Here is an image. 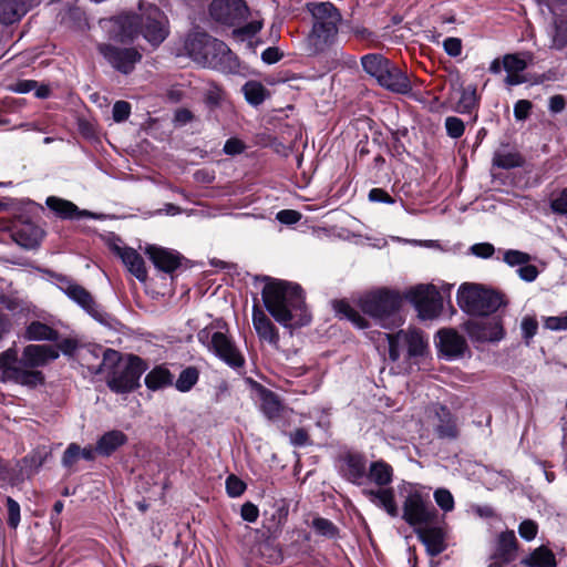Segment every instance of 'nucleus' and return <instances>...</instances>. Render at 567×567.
Here are the masks:
<instances>
[{
	"label": "nucleus",
	"instance_id": "obj_50",
	"mask_svg": "<svg viewBox=\"0 0 567 567\" xmlns=\"http://www.w3.org/2000/svg\"><path fill=\"white\" fill-rule=\"evenodd\" d=\"M6 502L8 508V525L11 528H17L20 523V505L10 496L7 497Z\"/></svg>",
	"mask_w": 567,
	"mask_h": 567
},
{
	"label": "nucleus",
	"instance_id": "obj_9",
	"mask_svg": "<svg viewBox=\"0 0 567 567\" xmlns=\"http://www.w3.org/2000/svg\"><path fill=\"white\" fill-rule=\"evenodd\" d=\"M225 324L217 321L205 327L197 333V339L209 352L233 369H240L245 365V358L237 348L235 341L221 328Z\"/></svg>",
	"mask_w": 567,
	"mask_h": 567
},
{
	"label": "nucleus",
	"instance_id": "obj_12",
	"mask_svg": "<svg viewBox=\"0 0 567 567\" xmlns=\"http://www.w3.org/2000/svg\"><path fill=\"white\" fill-rule=\"evenodd\" d=\"M457 303L467 313L488 316L505 303L503 295L477 284H463L457 291Z\"/></svg>",
	"mask_w": 567,
	"mask_h": 567
},
{
	"label": "nucleus",
	"instance_id": "obj_3",
	"mask_svg": "<svg viewBox=\"0 0 567 567\" xmlns=\"http://www.w3.org/2000/svg\"><path fill=\"white\" fill-rule=\"evenodd\" d=\"M261 296L267 311L285 328H299L310 322L311 316L299 285L271 280L265 285Z\"/></svg>",
	"mask_w": 567,
	"mask_h": 567
},
{
	"label": "nucleus",
	"instance_id": "obj_26",
	"mask_svg": "<svg viewBox=\"0 0 567 567\" xmlns=\"http://www.w3.org/2000/svg\"><path fill=\"white\" fill-rule=\"evenodd\" d=\"M437 423L434 425L440 439L454 440L458 435L457 423L450 410L443 405L435 408Z\"/></svg>",
	"mask_w": 567,
	"mask_h": 567
},
{
	"label": "nucleus",
	"instance_id": "obj_37",
	"mask_svg": "<svg viewBox=\"0 0 567 567\" xmlns=\"http://www.w3.org/2000/svg\"><path fill=\"white\" fill-rule=\"evenodd\" d=\"M243 93L245 95L246 101L251 105L261 104L267 95L266 87L257 81H248L243 86Z\"/></svg>",
	"mask_w": 567,
	"mask_h": 567
},
{
	"label": "nucleus",
	"instance_id": "obj_63",
	"mask_svg": "<svg viewBox=\"0 0 567 567\" xmlns=\"http://www.w3.org/2000/svg\"><path fill=\"white\" fill-rule=\"evenodd\" d=\"M291 444L295 446H306L309 444V436L305 429H297L290 434Z\"/></svg>",
	"mask_w": 567,
	"mask_h": 567
},
{
	"label": "nucleus",
	"instance_id": "obj_64",
	"mask_svg": "<svg viewBox=\"0 0 567 567\" xmlns=\"http://www.w3.org/2000/svg\"><path fill=\"white\" fill-rule=\"evenodd\" d=\"M245 148V145L241 141L237 138H229L226 141L224 145V152L227 155H237L240 154Z\"/></svg>",
	"mask_w": 567,
	"mask_h": 567
},
{
	"label": "nucleus",
	"instance_id": "obj_58",
	"mask_svg": "<svg viewBox=\"0 0 567 567\" xmlns=\"http://www.w3.org/2000/svg\"><path fill=\"white\" fill-rule=\"evenodd\" d=\"M240 516L248 523H255L259 516V509L255 504L246 502L241 506Z\"/></svg>",
	"mask_w": 567,
	"mask_h": 567
},
{
	"label": "nucleus",
	"instance_id": "obj_15",
	"mask_svg": "<svg viewBox=\"0 0 567 567\" xmlns=\"http://www.w3.org/2000/svg\"><path fill=\"white\" fill-rule=\"evenodd\" d=\"M464 329L474 341L497 342L504 338V328L499 317L477 316L464 323Z\"/></svg>",
	"mask_w": 567,
	"mask_h": 567
},
{
	"label": "nucleus",
	"instance_id": "obj_28",
	"mask_svg": "<svg viewBox=\"0 0 567 567\" xmlns=\"http://www.w3.org/2000/svg\"><path fill=\"white\" fill-rule=\"evenodd\" d=\"M517 551V539L514 530H506L501 533L497 539L495 555L504 563H509L515 559Z\"/></svg>",
	"mask_w": 567,
	"mask_h": 567
},
{
	"label": "nucleus",
	"instance_id": "obj_36",
	"mask_svg": "<svg viewBox=\"0 0 567 567\" xmlns=\"http://www.w3.org/2000/svg\"><path fill=\"white\" fill-rule=\"evenodd\" d=\"M281 408V403L275 393L268 390L261 392L260 409L268 419L272 420L278 417L280 415Z\"/></svg>",
	"mask_w": 567,
	"mask_h": 567
},
{
	"label": "nucleus",
	"instance_id": "obj_30",
	"mask_svg": "<svg viewBox=\"0 0 567 567\" xmlns=\"http://www.w3.org/2000/svg\"><path fill=\"white\" fill-rule=\"evenodd\" d=\"M121 260L127 270L140 281L147 279V270L143 257L133 248L122 251Z\"/></svg>",
	"mask_w": 567,
	"mask_h": 567
},
{
	"label": "nucleus",
	"instance_id": "obj_43",
	"mask_svg": "<svg viewBox=\"0 0 567 567\" xmlns=\"http://www.w3.org/2000/svg\"><path fill=\"white\" fill-rule=\"evenodd\" d=\"M503 68L506 72H523L527 68V61L520 54H505Z\"/></svg>",
	"mask_w": 567,
	"mask_h": 567
},
{
	"label": "nucleus",
	"instance_id": "obj_32",
	"mask_svg": "<svg viewBox=\"0 0 567 567\" xmlns=\"http://www.w3.org/2000/svg\"><path fill=\"white\" fill-rule=\"evenodd\" d=\"M522 564L528 567H556V558L550 549L540 546L525 557Z\"/></svg>",
	"mask_w": 567,
	"mask_h": 567
},
{
	"label": "nucleus",
	"instance_id": "obj_44",
	"mask_svg": "<svg viewBox=\"0 0 567 567\" xmlns=\"http://www.w3.org/2000/svg\"><path fill=\"white\" fill-rule=\"evenodd\" d=\"M288 516V505L286 502H278L272 514V523L269 527L270 532L276 533L284 525Z\"/></svg>",
	"mask_w": 567,
	"mask_h": 567
},
{
	"label": "nucleus",
	"instance_id": "obj_2",
	"mask_svg": "<svg viewBox=\"0 0 567 567\" xmlns=\"http://www.w3.org/2000/svg\"><path fill=\"white\" fill-rule=\"evenodd\" d=\"M58 357L59 351L52 346L29 344L20 357L18 350L11 347L0 353V381L37 386L44 380L42 372L37 369Z\"/></svg>",
	"mask_w": 567,
	"mask_h": 567
},
{
	"label": "nucleus",
	"instance_id": "obj_57",
	"mask_svg": "<svg viewBox=\"0 0 567 567\" xmlns=\"http://www.w3.org/2000/svg\"><path fill=\"white\" fill-rule=\"evenodd\" d=\"M532 102L528 100H518L514 105V116L517 121H524L528 117L532 110Z\"/></svg>",
	"mask_w": 567,
	"mask_h": 567
},
{
	"label": "nucleus",
	"instance_id": "obj_18",
	"mask_svg": "<svg viewBox=\"0 0 567 567\" xmlns=\"http://www.w3.org/2000/svg\"><path fill=\"white\" fill-rule=\"evenodd\" d=\"M368 461L361 454L348 453L342 458L341 472L352 484H365L368 482Z\"/></svg>",
	"mask_w": 567,
	"mask_h": 567
},
{
	"label": "nucleus",
	"instance_id": "obj_4",
	"mask_svg": "<svg viewBox=\"0 0 567 567\" xmlns=\"http://www.w3.org/2000/svg\"><path fill=\"white\" fill-rule=\"evenodd\" d=\"M140 14L126 13L116 20L114 38L123 43L132 42L140 33L153 47L159 45L168 35L167 19L154 4L140 2Z\"/></svg>",
	"mask_w": 567,
	"mask_h": 567
},
{
	"label": "nucleus",
	"instance_id": "obj_33",
	"mask_svg": "<svg viewBox=\"0 0 567 567\" xmlns=\"http://www.w3.org/2000/svg\"><path fill=\"white\" fill-rule=\"evenodd\" d=\"M173 383V374L164 367H156L145 377V384L151 390H158Z\"/></svg>",
	"mask_w": 567,
	"mask_h": 567
},
{
	"label": "nucleus",
	"instance_id": "obj_51",
	"mask_svg": "<svg viewBox=\"0 0 567 567\" xmlns=\"http://www.w3.org/2000/svg\"><path fill=\"white\" fill-rule=\"evenodd\" d=\"M523 338L526 340L528 344L529 340L536 334L538 329V322L534 317L527 316L524 317L520 323Z\"/></svg>",
	"mask_w": 567,
	"mask_h": 567
},
{
	"label": "nucleus",
	"instance_id": "obj_8",
	"mask_svg": "<svg viewBox=\"0 0 567 567\" xmlns=\"http://www.w3.org/2000/svg\"><path fill=\"white\" fill-rule=\"evenodd\" d=\"M307 8L313 21L308 38L309 44L316 52L323 51L337 38L341 13L331 2H312L308 3Z\"/></svg>",
	"mask_w": 567,
	"mask_h": 567
},
{
	"label": "nucleus",
	"instance_id": "obj_23",
	"mask_svg": "<svg viewBox=\"0 0 567 567\" xmlns=\"http://www.w3.org/2000/svg\"><path fill=\"white\" fill-rule=\"evenodd\" d=\"M379 85L399 94H406L412 90L411 82L395 64L391 62L390 68L379 79Z\"/></svg>",
	"mask_w": 567,
	"mask_h": 567
},
{
	"label": "nucleus",
	"instance_id": "obj_13",
	"mask_svg": "<svg viewBox=\"0 0 567 567\" xmlns=\"http://www.w3.org/2000/svg\"><path fill=\"white\" fill-rule=\"evenodd\" d=\"M404 296L415 307L419 317L423 320H432L442 311V296L434 285L411 287Z\"/></svg>",
	"mask_w": 567,
	"mask_h": 567
},
{
	"label": "nucleus",
	"instance_id": "obj_11",
	"mask_svg": "<svg viewBox=\"0 0 567 567\" xmlns=\"http://www.w3.org/2000/svg\"><path fill=\"white\" fill-rule=\"evenodd\" d=\"M401 491L405 494L402 518L410 526L422 527L432 524L436 519L437 511L427 492L410 483H404Z\"/></svg>",
	"mask_w": 567,
	"mask_h": 567
},
{
	"label": "nucleus",
	"instance_id": "obj_17",
	"mask_svg": "<svg viewBox=\"0 0 567 567\" xmlns=\"http://www.w3.org/2000/svg\"><path fill=\"white\" fill-rule=\"evenodd\" d=\"M100 53L118 72L131 73L135 64L141 61L142 54L134 48H118L113 44H100Z\"/></svg>",
	"mask_w": 567,
	"mask_h": 567
},
{
	"label": "nucleus",
	"instance_id": "obj_53",
	"mask_svg": "<svg viewBox=\"0 0 567 567\" xmlns=\"http://www.w3.org/2000/svg\"><path fill=\"white\" fill-rule=\"evenodd\" d=\"M131 114V104L126 101H117L113 105V120L117 123L124 122Z\"/></svg>",
	"mask_w": 567,
	"mask_h": 567
},
{
	"label": "nucleus",
	"instance_id": "obj_6",
	"mask_svg": "<svg viewBox=\"0 0 567 567\" xmlns=\"http://www.w3.org/2000/svg\"><path fill=\"white\" fill-rule=\"evenodd\" d=\"M402 301L398 291L381 288L365 293L360 299V308L377 324L385 329H394L403 323L400 313Z\"/></svg>",
	"mask_w": 567,
	"mask_h": 567
},
{
	"label": "nucleus",
	"instance_id": "obj_31",
	"mask_svg": "<svg viewBox=\"0 0 567 567\" xmlns=\"http://www.w3.org/2000/svg\"><path fill=\"white\" fill-rule=\"evenodd\" d=\"M363 70L379 82V79L390 68L391 61L379 53H369L361 58Z\"/></svg>",
	"mask_w": 567,
	"mask_h": 567
},
{
	"label": "nucleus",
	"instance_id": "obj_22",
	"mask_svg": "<svg viewBox=\"0 0 567 567\" xmlns=\"http://www.w3.org/2000/svg\"><path fill=\"white\" fill-rule=\"evenodd\" d=\"M145 254L158 270L165 272H172L181 265L179 254L168 248L148 245Z\"/></svg>",
	"mask_w": 567,
	"mask_h": 567
},
{
	"label": "nucleus",
	"instance_id": "obj_62",
	"mask_svg": "<svg viewBox=\"0 0 567 567\" xmlns=\"http://www.w3.org/2000/svg\"><path fill=\"white\" fill-rule=\"evenodd\" d=\"M369 199L375 203L393 204L394 199L382 188H372L369 192Z\"/></svg>",
	"mask_w": 567,
	"mask_h": 567
},
{
	"label": "nucleus",
	"instance_id": "obj_41",
	"mask_svg": "<svg viewBox=\"0 0 567 567\" xmlns=\"http://www.w3.org/2000/svg\"><path fill=\"white\" fill-rule=\"evenodd\" d=\"M567 47V18L555 20V30L551 38V48L563 50Z\"/></svg>",
	"mask_w": 567,
	"mask_h": 567
},
{
	"label": "nucleus",
	"instance_id": "obj_46",
	"mask_svg": "<svg viewBox=\"0 0 567 567\" xmlns=\"http://www.w3.org/2000/svg\"><path fill=\"white\" fill-rule=\"evenodd\" d=\"M434 499L437 506L444 512H451L454 508V497L446 488H437L434 492Z\"/></svg>",
	"mask_w": 567,
	"mask_h": 567
},
{
	"label": "nucleus",
	"instance_id": "obj_42",
	"mask_svg": "<svg viewBox=\"0 0 567 567\" xmlns=\"http://www.w3.org/2000/svg\"><path fill=\"white\" fill-rule=\"evenodd\" d=\"M530 260V255L520 250L507 249L503 252V261L509 267L523 266Z\"/></svg>",
	"mask_w": 567,
	"mask_h": 567
},
{
	"label": "nucleus",
	"instance_id": "obj_24",
	"mask_svg": "<svg viewBox=\"0 0 567 567\" xmlns=\"http://www.w3.org/2000/svg\"><path fill=\"white\" fill-rule=\"evenodd\" d=\"M42 229L32 223H21L14 226L12 239L25 249H33L39 246L42 238Z\"/></svg>",
	"mask_w": 567,
	"mask_h": 567
},
{
	"label": "nucleus",
	"instance_id": "obj_1",
	"mask_svg": "<svg viewBox=\"0 0 567 567\" xmlns=\"http://www.w3.org/2000/svg\"><path fill=\"white\" fill-rule=\"evenodd\" d=\"M81 359L94 374L114 369L109 377L107 385L116 393H127L137 388L146 369L141 358L131 355L125 362H121L117 351L101 346L87 347L83 350Z\"/></svg>",
	"mask_w": 567,
	"mask_h": 567
},
{
	"label": "nucleus",
	"instance_id": "obj_40",
	"mask_svg": "<svg viewBox=\"0 0 567 567\" xmlns=\"http://www.w3.org/2000/svg\"><path fill=\"white\" fill-rule=\"evenodd\" d=\"M334 309L339 315L350 320L355 327L364 329L368 326L367 320L361 316V313L351 307L348 302L339 301L337 305H334Z\"/></svg>",
	"mask_w": 567,
	"mask_h": 567
},
{
	"label": "nucleus",
	"instance_id": "obj_20",
	"mask_svg": "<svg viewBox=\"0 0 567 567\" xmlns=\"http://www.w3.org/2000/svg\"><path fill=\"white\" fill-rule=\"evenodd\" d=\"M47 206L62 219H96L97 215L85 209H80L74 203L56 197L49 196L45 202Z\"/></svg>",
	"mask_w": 567,
	"mask_h": 567
},
{
	"label": "nucleus",
	"instance_id": "obj_52",
	"mask_svg": "<svg viewBox=\"0 0 567 567\" xmlns=\"http://www.w3.org/2000/svg\"><path fill=\"white\" fill-rule=\"evenodd\" d=\"M246 489L245 483L235 475H230L226 480V491L230 497L240 496Z\"/></svg>",
	"mask_w": 567,
	"mask_h": 567
},
{
	"label": "nucleus",
	"instance_id": "obj_35",
	"mask_svg": "<svg viewBox=\"0 0 567 567\" xmlns=\"http://www.w3.org/2000/svg\"><path fill=\"white\" fill-rule=\"evenodd\" d=\"M458 100L456 102V111L458 113H470L477 105V93L474 85L460 87L457 90Z\"/></svg>",
	"mask_w": 567,
	"mask_h": 567
},
{
	"label": "nucleus",
	"instance_id": "obj_19",
	"mask_svg": "<svg viewBox=\"0 0 567 567\" xmlns=\"http://www.w3.org/2000/svg\"><path fill=\"white\" fill-rule=\"evenodd\" d=\"M436 346L447 359L463 355L466 350L465 339L453 329H441L436 334Z\"/></svg>",
	"mask_w": 567,
	"mask_h": 567
},
{
	"label": "nucleus",
	"instance_id": "obj_10",
	"mask_svg": "<svg viewBox=\"0 0 567 567\" xmlns=\"http://www.w3.org/2000/svg\"><path fill=\"white\" fill-rule=\"evenodd\" d=\"M393 468L386 462L379 460L369 464L368 482L379 486L377 489H364V495L369 501L384 509L391 517L399 516V507L394 499V492L392 488L385 487L392 482Z\"/></svg>",
	"mask_w": 567,
	"mask_h": 567
},
{
	"label": "nucleus",
	"instance_id": "obj_56",
	"mask_svg": "<svg viewBox=\"0 0 567 567\" xmlns=\"http://www.w3.org/2000/svg\"><path fill=\"white\" fill-rule=\"evenodd\" d=\"M470 251L475 257L488 259L494 255L495 247L489 243H477L470 247Z\"/></svg>",
	"mask_w": 567,
	"mask_h": 567
},
{
	"label": "nucleus",
	"instance_id": "obj_5",
	"mask_svg": "<svg viewBox=\"0 0 567 567\" xmlns=\"http://www.w3.org/2000/svg\"><path fill=\"white\" fill-rule=\"evenodd\" d=\"M185 50L197 64L224 74L245 75L246 66L223 41L204 32H193L185 41Z\"/></svg>",
	"mask_w": 567,
	"mask_h": 567
},
{
	"label": "nucleus",
	"instance_id": "obj_21",
	"mask_svg": "<svg viewBox=\"0 0 567 567\" xmlns=\"http://www.w3.org/2000/svg\"><path fill=\"white\" fill-rule=\"evenodd\" d=\"M252 324L260 341L275 349L279 348V332L270 318L259 308L252 309Z\"/></svg>",
	"mask_w": 567,
	"mask_h": 567
},
{
	"label": "nucleus",
	"instance_id": "obj_14",
	"mask_svg": "<svg viewBox=\"0 0 567 567\" xmlns=\"http://www.w3.org/2000/svg\"><path fill=\"white\" fill-rule=\"evenodd\" d=\"M55 280L56 287L92 318L103 324L109 323L110 316L94 301L92 295L85 288L62 275L56 276Z\"/></svg>",
	"mask_w": 567,
	"mask_h": 567
},
{
	"label": "nucleus",
	"instance_id": "obj_16",
	"mask_svg": "<svg viewBox=\"0 0 567 567\" xmlns=\"http://www.w3.org/2000/svg\"><path fill=\"white\" fill-rule=\"evenodd\" d=\"M209 14L219 23L236 25L247 19L248 7L245 0H213Z\"/></svg>",
	"mask_w": 567,
	"mask_h": 567
},
{
	"label": "nucleus",
	"instance_id": "obj_39",
	"mask_svg": "<svg viewBox=\"0 0 567 567\" xmlns=\"http://www.w3.org/2000/svg\"><path fill=\"white\" fill-rule=\"evenodd\" d=\"M523 162L522 156L515 152H497L493 157V165L503 169L519 167Z\"/></svg>",
	"mask_w": 567,
	"mask_h": 567
},
{
	"label": "nucleus",
	"instance_id": "obj_29",
	"mask_svg": "<svg viewBox=\"0 0 567 567\" xmlns=\"http://www.w3.org/2000/svg\"><path fill=\"white\" fill-rule=\"evenodd\" d=\"M126 435L118 430L109 431L96 442V452L102 456H110L120 446L126 443Z\"/></svg>",
	"mask_w": 567,
	"mask_h": 567
},
{
	"label": "nucleus",
	"instance_id": "obj_49",
	"mask_svg": "<svg viewBox=\"0 0 567 567\" xmlns=\"http://www.w3.org/2000/svg\"><path fill=\"white\" fill-rule=\"evenodd\" d=\"M550 208L555 214L567 215V187L553 196Z\"/></svg>",
	"mask_w": 567,
	"mask_h": 567
},
{
	"label": "nucleus",
	"instance_id": "obj_27",
	"mask_svg": "<svg viewBox=\"0 0 567 567\" xmlns=\"http://www.w3.org/2000/svg\"><path fill=\"white\" fill-rule=\"evenodd\" d=\"M28 10L27 0H0V22L12 24L19 21Z\"/></svg>",
	"mask_w": 567,
	"mask_h": 567
},
{
	"label": "nucleus",
	"instance_id": "obj_59",
	"mask_svg": "<svg viewBox=\"0 0 567 567\" xmlns=\"http://www.w3.org/2000/svg\"><path fill=\"white\" fill-rule=\"evenodd\" d=\"M276 218L285 225H293L298 223L301 218V214L297 210L292 209H282L277 213Z\"/></svg>",
	"mask_w": 567,
	"mask_h": 567
},
{
	"label": "nucleus",
	"instance_id": "obj_61",
	"mask_svg": "<svg viewBox=\"0 0 567 567\" xmlns=\"http://www.w3.org/2000/svg\"><path fill=\"white\" fill-rule=\"evenodd\" d=\"M443 48L450 56H458L462 52V42L457 38H446Z\"/></svg>",
	"mask_w": 567,
	"mask_h": 567
},
{
	"label": "nucleus",
	"instance_id": "obj_7",
	"mask_svg": "<svg viewBox=\"0 0 567 567\" xmlns=\"http://www.w3.org/2000/svg\"><path fill=\"white\" fill-rule=\"evenodd\" d=\"M389 344V361L396 363V373H408L412 363L425 355L427 342L416 329L400 330L396 333H384Z\"/></svg>",
	"mask_w": 567,
	"mask_h": 567
},
{
	"label": "nucleus",
	"instance_id": "obj_34",
	"mask_svg": "<svg viewBox=\"0 0 567 567\" xmlns=\"http://www.w3.org/2000/svg\"><path fill=\"white\" fill-rule=\"evenodd\" d=\"M25 338L28 340L56 341L59 339V333L45 323L40 321H32L27 327Z\"/></svg>",
	"mask_w": 567,
	"mask_h": 567
},
{
	"label": "nucleus",
	"instance_id": "obj_45",
	"mask_svg": "<svg viewBox=\"0 0 567 567\" xmlns=\"http://www.w3.org/2000/svg\"><path fill=\"white\" fill-rule=\"evenodd\" d=\"M311 526L316 530V533L321 535V536H324V537H328V538L336 537L337 528L333 525V523L330 522L329 519H326V518H322V517H317V518H315L312 520V525Z\"/></svg>",
	"mask_w": 567,
	"mask_h": 567
},
{
	"label": "nucleus",
	"instance_id": "obj_54",
	"mask_svg": "<svg viewBox=\"0 0 567 567\" xmlns=\"http://www.w3.org/2000/svg\"><path fill=\"white\" fill-rule=\"evenodd\" d=\"M544 327L551 331L567 330V312L560 316L546 317Z\"/></svg>",
	"mask_w": 567,
	"mask_h": 567
},
{
	"label": "nucleus",
	"instance_id": "obj_55",
	"mask_svg": "<svg viewBox=\"0 0 567 567\" xmlns=\"http://www.w3.org/2000/svg\"><path fill=\"white\" fill-rule=\"evenodd\" d=\"M537 530L538 526L532 519H525L518 526L519 536L527 542L533 540L536 537Z\"/></svg>",
	"mask_w": 567,
	"mask_h": 567
},
{
	"label": "nucleus",
	"instance_id": "obj_38",
	"mask_svg": "<svg viewBox=\"0 0 567 567\" xmlns=\"http://www.w3.org/2000/svg\"><path fill=\"white\" fill-rule=\"evenodd\" d=\"M199 370L196 367L185 368L178 375L175 388L183 393H186L193 389L198 382Z\"/></svg>",
	"mask_w": 567,
	"mask_h": 567
},
{
	"label": "nucleus",
	"instance_id": "obj_25",
	"mask_svg": "<svg viewBox=\"0 0 567 567\" xmlns=\"http://www.w3.org/2000/svg\"><path fill=\"white\" fill-rule=\"evenodd\" d=\"M419 538L424 544L426 551L431 556H437L445 550V536L440 527L422 526L417 530Z\"/></svg>",
	"mask_w": 567,
	"mask_h": 567
},
{
	"label": "nucleus",
	"instance_id": "obj_48",
	"mask_svg": "<svg viewBox=\"0 0 567 567\" xmlns=\"http://www.w3.org/2000/svg\"><path fill=\"white\" fill-rule=\"evenodd\" d=\"M446 133L452 138H458L464 133V123L456 116H449L445 120Z\"/></svg>",
	"mask_w": 567,
	"mask_h": 567
},
{
	"label": "nucleus",
	"instance_id": "obj_60",
	"mask_svg": "<svg viewBox=\"0 0 567 567\" xmlns=\"http://www.w3.org/2000/svg\"><path fill=\"white\" fill-rule=\"evenodd\" d=\"M517 274L522 280L532 282L536 280L538 269L534 265H529V262H527L518 268Z\"/></svg>",
	"mask_w": 567,
	"mask_h": 567
},
{
	"label": "nucleus",
	"instance_id": "obj_47",
	"mask_svg": "<svg viewBox=\"0 0 567 567\" xmlns=\"http://www.w3.org/2000/svg\"><path fill=\"white\" fill-rule=\"evenodd\" d=\"M81 458V447L76 443H71L63 453L62 464L71 468Z\"/></svg>",
	"mask_w": 567,
	"mask_h": 567
}]
</instances>
